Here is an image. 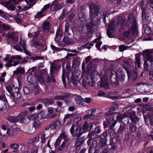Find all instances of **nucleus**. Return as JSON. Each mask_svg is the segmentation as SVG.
<instances>
[{"label":"nucleus","mask_w":153,"mask_h":153,"mask_svg":"<svg viewBox=\"0 0 153 153\" xmlns=\"http://www.w3.org/2000/svg\"><path fill=\"white\" fill-rule=\"evenodd\" d=\"M89 7L90 9V16L91 23L86 24V29L87 32L91 33L93 30L92 26H97L99 25L100 20L102 18L105 22L106 15L102 11H99V7L94 3H89Z\"/></svg>","instance_id":"obj_1"},{"label":"nucleus","mask_w":153,"mask_h":153,"mask_svg":"<svg viewBox=\"0 0 153 153\" xmlns=\"http://www.w3.org/2000/svg\"><path fill=\"white\" fill-rule=\"evenodd\" d=\"M143 53L144 58V69L145 71H148L153 67V49L145 50Z\"/></svg>","instance_id":"obj_2"},{"label":"nucleus","mask_w":153,"mask_h":153,"mask_svg":"<svg viewBox=\"0 0 153 153\" xmlns=\"http://www.w3.org/2000/svg\"><path fill=\"white\" fill-rule=\"evenodd\" d=\"M125 78V74L122 72L119 71L117 74H111L110 79L111 82L113 85H117L119 81L123 82Z\"/></svg>","instance_id":"obj_3"},{"label":"nucleus","mask_w":153,"mask_h":153,"mask_svg":"<svg viewBox=\"0 0 153 153\" xmlns=\"http://www.w3.org/2000/svg\"><path fill=\"white\" fill-rule=\"evenodd\" d=\"M137 23L136 19L131 13L129 14L128 16L126 25L130 27L131 31L133 33H136L137 32Z\"/></svg>","instance_id":"obj_4"},{"label":"nucleus","mask_w":153,"mask_h":153,"mask_svg":"<svg viewBox=\"0 0 153 153\" xmlns=\"http://www.w3.org/2000/svg\"><path fill=\"white\" fill-rule=\"evenodd\" d=\"M117 139L116 137H113L112 139L110 140V143L109 145H106L105 140H100L99 144L101 148L105 147L106 146H108L110 150H114L116 147V144L117 143Z\"/></svg>","instance_id":"obj_5"},{"label":"nucleus","mask_w":153,"mask_h":153,"mask_svg":"<svg viewBox=\"0 0 153 153\" xmlns=\"http://www.w3.org/2000/svg\"><path fill=\"white\" fill-rule=\"evenodd\" d=\"M9 59V63H7L5 64V66L6 67L15 66L19 64L22 58L20 55H14L11 56Z\"/></svg>","instance_id":"obj_6"},{"label":"nucleus","mask_w":153,"mask_h":153,"mask_svg":"<svg viewBox=\"0 0 153 153\" xmlns=\"http://www.w3.org/2000/svg\"><path fill=\"white\" fill-rule=\"evenodd\" d=\"M94 76L89 77L88 76V74H87L86 80L85 79H83L82 80V84L83 86L86 89L88 88V85H89L91 86H93L94 84V82L93 80Z\"/></svg>","instance_id":"obj_7"},{"label":"nucleus","mask_w":153,"mask_h":153,"mask_svg":"<svg viewBox=\"0 0 153 153\" xmlns=\"http://www.w3.org/2000/svg\"><path fill=\"white\" fill-rule=\"evenodd\" d=\"M124 68L127 71L128 77V80L130 79H132L133 81H135L137 79V73L136 71L134 70L130 72V70L128 67L126 66L124 67Z\"/></svg>","instance_id":"obj_8"},{"label":"nucleus","mask_w":153,"mask_h":153,"mask_svg":"<svg viewBox=\"0 0 153 153\" xmlns=\"http://www.w3.org/2000/svg\"><path fill=\"white\" fill-rule=\"evenodd\" d=\"M74 126L72 125L70 131L71 134L74 137H80L82 134V129L79 127H77L74 131Z\"/></svg>","instance_id":"obj_9"},{"label":"nucleus","mask_w":153,"mask_h":153,"mask_svg":"<svg viewBox=\"0 0 153 153\" xmlns=\"http://www.w3.org/2000/svg\"><path fill=\"white\" fill-rule=\"evenodd\" d=\"M37 134L41 140L40 142L42 144L45 143L46 140L48 138L49 135L42 130L39 132Z\"/></svg>","instance_id":"obj_10"},{"label":"nucleus","mask_w":153,"mask_h":153,"mask_svg":"<svg viewBox=\"0 0 153 153\" xmlns=\"http://www.w3.org/2000/svg\"><path fill=\"white\" fill-rule=\"evenodd\" d=\"M115 21H113L109 24L108 29L107 31V34L109 38L113 37V33L115 30Z\"/></svg>","instance_id":"obj_11"},{"label":"nucleus","mask_w":153,"mask_h":153,"mask_svg":"<svg viewBox=\"0 0 153 153\" xmlns=\"http://www.w3.org/2000/svg\"><path fill=\"white\" fill-rule=\"evenodd\" d=\"M65 33L68 38H72L73 37V32L72 30L70 29L69 24L68 23H66L65 24Z\"/></svg>","instance_id":"obj_12"},{"label":"nucleus","mask_w":153,"mask_h":153,"mask_svg":"<svg viewBox=\"0 0 153 153\" xmlns=\"http://www.w3.org/2000/svg\"><path fill=\"white\" fill-rule=\"evenodd\" d=\"M85 61L88 68L92 67L94 68H97V65L94 63V60L92 59L90 56L86 57L85 58Z\"/></svg>","instance_id":"obj_13"},{"label":"nucleus","mask_w":153,"mask_h":153,"mask_svg":"<svg viewBox=\"0 0 153 153\" xmlns=\"http://www.w3.org/2000/svg\"><path fill=\"white\" fill-rule=\"evenodd\" d=\"M107 121L108 125L110 126V129L109 130V132L114 127L117 123V121L114 119L113 116H111L109 118H108Z\"/></svg>","instance_id":"obj_14"},{"label":"nucleus","mask_w":153,"mask_h":153,"mask_svg":"<svg viewBox=\"0 0 153 153\" xmlns=\"http://www.w3.org/2000/svg\"><path fill=\"white\" fill-rule=\"evenodd\" d=\"M10 29L9 26L6 25L0 22V36H4L5 34L4 31Z\"/></svg>","instance_id":"obj_15"},{"label":"nucleus","mask_w":153,"mask_h":153,"mask_svg":"<svg viewBox=\"0 0 153 153\" xmlns=\"http://www.w3.org/2000/svg\"><path fill=\"white\" fill-rule=\"evenodd\" d=\"M136 89L137 91L140 93L144 92L146 84L143 82H139L136 84Z\"/></svg>","instance_id":"obj_16"},{"label":"nucleus","mask_w":153,"mask_h":153,"mask_svg":"<svg viewBox=\"0 0 153 153\" xmlns=\"http://www.w3.org/2000/svg\"><path fill=\"white\" fill-rule=\"evenodd\" d=\"M79 18L81 22L83 23L86 22L87 20V15L85 13H84L82 10H81L78 14Z\"/></svg>","instance_id":"obj_17"},{"label":"nucleus","mask_w":153,"mask_h":153,"mask_svg":"<svg viewBox=\"0 0 153 153\" xmlns=\"http://www.w3.org/2000/svg\"><path fill=\"white\" fill-rule=\"evenodd\" d=\"M149 114V118L147 117H144V120L145 121L147 120V119H148L149 120L151 126L153 125V108H152L151 110L148 112Z\"/></svg>","instance_id":"obj_18"},{"label":"nucleus","mask_w":153,"mask_h":153,"mask_svg":"<svg viewBox=\"0 0 153 153\" xmlns=\"http://www.w3.org/2000/svg\"><path fill=\"white\" fill-rule=\"evenodd\" d=\"M89 68L90 69L89 70L88 72L87 73L88 77H91L93 76H96L98 74V73L96 70L97 68H94L92 67Z\"/></svg>","instance_id":"obj_19"},{"label":"nucleus","mask_w":153,"mask_h":153,"mask_svg":"<svg viewBox=\"0 0 153 153\" xmlns=\"http://www.w3.org/2000/svg\"><path fill=\"white\" fill-rule=\"evenodd\" d=\"M10 95L13 96L15 99H17L21 97V94L19 93L18 88L15 87V90L13 92L11 93Z\"/></svg>","instance_id":"obj_20"},{"label":"nucleus","mask_w":153,"mask_h":153,"mask_svg":"<svg viewBox=\"0 0 153 153\" xmlns=\"http://www.w3.org/2000/svg\"><path fill=\"white\" fill-rule=\"evenodd\" d=\"M7 35L8 37L11 38L13 41L15 42H16L18 40V36L14 32H8Z\"/></svg>","instance_id":"obj_21"},{"label":"nucleus","mask_w":153,"mask_h":153,"mask_svg":"<svg viewBox=\"0 0 153 153\" xmlns=\"http://www.w3.org/2000/svg\"><path fill=\"white\" fill-rule=\"evenodd\" d=\"M30 44L32 46L36 48L38 47H43V45L38 40H33L31 41Z\"/></svg>","instance_id":"obj_22"},{"label":"nucleus","mask_w":153,"mask_h":153,"mask_svg":"<svg viewBox=\"0 0 153 153\" xmlns=\"http://www.w3.org/2000/svg\"><path fill=\"white\" fill-rule=\"evenodd\" d=\"M65 128H62V133L61 134L59 137L62 140H64V141H66V142H68L69 141V139L68 137V136L63 131V130H64Z\"/></svg>","instance_id":"obj_23"},{"label":"nucleus","mask_w":153,"mask_h":153,"mask_svg":"<svg viewBox=\"0 0 153 153\" xmlns=\"http://www.w3.org/2000/svg\"><path fill=\"white\" fill-rule=\"evenodd\" d=\"M50 23L48 22H46L43 24L42 29L43 31L45 33H48L50 30Z\"/></svg>","instance_id":"obj_24"},{"label":"nucleus","mask_w":153,"mask_h":153,"mask_svg":"<svg viewBox=\"0 0 153 153\" xmlns=\"http://www.w3.org/2000/svg\"><path fill=\"white\" fill-rule=\"evenodd\" d=\"M117 22L118 24L121 23V26L123 28V27H124L126 23V19L125 18H123L121 16H119L117 18Z\"/></svg>","instance_id":"obj_25"},{"label":"nucleus","mask_w":153,"mask_h":153,"mask_svg":"<svg viewBox=\"0 0 153 153\" xmlns=\"http://www.w3.org/2000/svg\"><path fill=\"white\" fill-rule=\"evenodd\" d=\"M12 17L13 18L14 20L17 23H19L21 22L23 18V15L22 14L17 13L15 15V16H12Z\"/></svg>","instance_id":"obj_26"},{"label":"nucleus","mask_w":153,"mask_h":153,"mask_svg":"<svg viewBox=\"0 0 153 153\" xmlns=\"http://www.w3.org/2000/svg\"><path fill=\"white\" fill-rule=\"evenodd\" d=\"M87 144L90 147V149L92 148L94 146L97 145V142L95 140H91L89 139L87 142Z\"/></svg>","instance_id":"obj_27"},{"label":"nucleus","mask_w":153,"mask_h":153,"mask_svg":"<svg viewBox=\"0 0 153 153\" xmlns=\"http://www.w3.org/2000/svg\"><path fill=\"white\" fill-rule=\"evenodd\" d=\"M60 124V122L59 120H57L52 122L51 124V129H55Z\"/></svg>","instance_id":"obj_28"},{"label":"nucleus","mask_w":153,"mask_h":153,"mask_svg":"<svg viewBox=\"0 0 153 153\" xmlns=\"http://www.w3.org/2000/svg\"><path fill=\"white\" fill-rule=\"evenodd\" d=\"M25 72L24 67H18L16 70L13 72L14 74L18 75L20 74H22Z\"/></svg>","instance_id":"obj_29"},{"label":"nucleus","mask_w":153,"mask_h":153,"mask_svg":"<svg viewBox=\"0 0 153 153\" xmlns=\"http://www.w3.org/2000/svg\"><path fill=\"white\" fill-rule=\"evenodd\" d=\"M41 125V123L38 120V119L36 120H34L33 123V127L34 128L35 130L38 129Z\"/></svg>","instance_id":"obj_30"},{"label":"nucleus","mask_w":153,"mask_h":153,"mask_svg":"<svg viewBox=\"0 0 153 153\" xmlns=\"http://www.w3.org/2000/svg\"><path fill=\"white\" fill-rule=\"evenodd\" d=\"M75 101L77 104H81L84 106L85 105L84 103L85 101L84 100L82 97L79 96L76 97L75 99Z\"/></svg>","instance_id":"obj_31"},{"label":"nucleus","mask_w":153,"mask_h":153,"mask_svg":"<svg viewBox=\"0 0 153 153\" xmlns=\"http://www.w3.org/2000/svg\"><path fill=\"white\" fill-rule=\"evenodd\" d=\"M7 119L10 122L12 123L17 122L19 120V118H18L17 116H9L7 117Z\"/></svg>","instance_id":"obj_32"},{"label":"nucleus","mask_w":153,"mask_h":153,"mask_svg":"<svg viewBox=\"0 0 153 153\" xmlns=\"http://www.w3.org/2000/svg\"><path fill=\"white\" fill-rule=\"evenodd\" d=\"M61 5L58 3L56 4H53L51 5V8L53 10L56 11L62 8Z\"/></svg>","instance_id":"obj_33"},{"label":"nucleus","mask_w":153,"mask_h":153,"mask_svg":"<svg viewBox=\"0 0 153 153\" xmlns=\"http://www.w3.org/2000/svg\"><path fill=\"white\" fill-rule=\"evenodd\" d=\"M88 136L89 139L93 140L98 137V135L93 131L89 133Z\"/></svg>","instance_id":"obj_34"},{"label":"nucleus","mask_w":153,"mask_h":153,"mask_svg":"<svg viewBox=\"0 0 153 153\" xmlns=\"http://www.w3.org/2000/svg\"><path fill=\"white\" fill-rule=\"evenodd\" d=\"M10 146L11 149L14 150L13 151L14 152H18L19 147V145L16 143L11 144L10 145Z\"/></svg>","instance_id":"obj_35"},{"label":"nucleus","mask_w":153,"mask_h":153,"mask_svg":"<svg viewBox=\"0 0 153 153\" xmlns=\"http://www.w3.org/2000/svg\"><path fill=\"white\" fill-rule=\"evenodd\" d=\"M84 140L82 138H76L75 142L76 146H79L84 143Z\"/></svg>","instance_id":"obj_36"},{"label":"nucleus","mask_w":153,"mask_h":153,"mask_svg":"<svg viewBox=\"0 0 153 153\" xmlns=\"http://www.w3.org/2000/svg\"><path fill=\"white\" fill-rule=\"evenodd\" d=\"M42 102L45 106L52 104L53 103V100L52 99L48 98L43 99Z\"/></svg>","instance_id":"obj_37"},{"label":"nucleus","mask_w":153,"mask_h":153,"mask_svg":"<svg viewBox=\"0 0 153 153\" xmlns=\"http://www.w3.org/2000/svg\"><path fill=\"white\" fill-rule=\"evenodd\" d=\"M126 124L123 123L121 124L118 130V132L120 133H123L125 132L126 129Z\"/></svg>","instance_id":"obj_38"},{"label":"nucleus","mask_w":153,"mask_h":153,"mask_svg":"<svg viewBox=\"0 0 153 153\" xmlns=\"http://www.w3.org/2000/svg\"><path fill=\"white\" fill-rule=\"evenodd\" d=\"M140 61L141 59L140 56L139 55H136L135 56V63L133 62V63L135 65L136 64H137V66L140 68L141 64Z\"/></svg>","instance_id":"obj_39"},{"label":"nucleus","mask_w":153,"mask_h":153,"mask_svg":"<svg viewBox=\"0 0 153 153\" xmlns=\"http://www.w3.org/2000/svg\"><path fill=\"white\" fill-rule=\"evenodd\" d=\"M27 118L29 120H33V121L38 119V116L36 114H33L30 115L27 117Z\"/></svg>","instance_id":"obj_40"},{"label":"nucleus","mask_w":153,"mask_h":153,"mask_svg":"<svg viewBox=\"0 0 153 153\" xmlns=\"http://www.w3.org/2000/svg\"><path fill=\"white\" fill-rule=\"evenodd\" d=\"M28 114V112L26 111H23L20 113L19 115L17 116L18 118L20 119L21 118V120H22L25 119L24 118H22V117L26 116Z\"/></svg>","instance_id":"obj_41"},{"label":"nucleus","mask_w":153,"mask_h":153,"mask_svg":"<svg viewBox=\"0 0 153 153\" xmlns=\"http://www.w3.org/2000/svg\"><path fill=\"white\" fill-rule=\"evenodd\" d=\"M6 102L3 101H0V111H3L6 109Z\"/></svg>","instance_id":"obj_42"},{"label":"nucleus","mask_w":153,"mask_h":153,"mask_svg":"<svg viewBox=\"0 0 153 153\" xmlns=\"http://www.w3.org/2000/svg\"><path fill=\"white\" fill-rule=\"evenodd\" d=\"M71 72V65L68 63H67L66 64V69L65 71H64L65 74L67 75L68 74Z\"/></svg>","instance_id":"obj_43"},{"label":"nucleus","mask_w":153,"mask_h":153,"mask_svg":"<svg viewBox=\"0 0 153 153\" xmlns=\"http://www.w3.org/2000/svg\"><path fill=\"white\" fill-rule=\"evenodd\" d=\"M81 34H84L87 32L86 28L83 26H80L77 30Z\"/></svg>","instance_id":"obj_44"},{"label":"nucleus","mask_w":153,"mask_h":153,"mask_svg":"<svg viewBox=\"0 0 153 153\" xmlns=\"http://www.w3.org/2000/svg\"><path fill=\"white\" fill-rule=\"evenodd\" d=\"M83 118L84 119H93L94 118V114L93 113H91L90 114H88L84 116Z\"/></svg>","instance_id":"obj_45"},{"label":"nucleus","mask_w":153,"mask_h":153,"mask_svg":"<svg viewBox=\"0 0 153 153\" xmlns=\"http://www.w3.org/2000/svg\"><path fill=\"white\" fill-rule=\"evenodd\" d=\"M129 47H130L129 46H126L123 45H120L119 46V51L123 52L127 50L128 48Z\"/></svg>","instance_id":"obj_46"},{"label":"nucleus","mask_w":153,"mask_h":153,"mask_svg":"<svg viewBox=\"0 0 153 153\" xmlns=\"http://www.w3.org/2000/svg\"><path fill=\"white\" fill-rule=\"evenodd\" d=\"M129 119H130L132 123H136L138 121V118L134 115L133 116H130L129 117Z\"/></svg>","instance_id":"obj_47"},{"label":"nucleus","mask_w":153,"mask_h":153,"mask_svg":"<svg viewBox=\"0 0 153 153\" xmlns=\"http://www.w3.org/2000/svg\"><path fill=\"white\" fill-rule=\"evenodd\" d=\"M74 114H66L63 120L64 122H65L67 119L73 118L74 117Z\"/></svg>","instance_id":"obj_48"},{"label":"nucleus","mask_w":153,"mask_h":153,"mask_svg":"<svg viewBox=\"0 0 153 153\" xmlns=\"http://www.w3.org/2000/svg\"><path fill=\"white\" fill-rule=\"evenodd\" d=\"M44 13L42 10H41L40 12H38L36 15L35 16V18H39L42 17L43 16H45V14H44Z\"/></svg>","instance_id":"obj_49"},{"label":"nucleus","mask_w":153,"mask_h":153,"mask_svg":"<svg viewBox=\"0 0 153 153\" xmlns=\"http://www.w3.org/2000/svg\"><path fill=\"white\" fill-rule=\"evenodd\" d=\"M13 86L10 85L6 87L7 90L10 93V95L11 94V93L13 92L15 90V87Z\"/></svg>","instance_id":"obj_50"},{"label":"nucleus","mask_w":153,"mask_h":153,"mask_svg":"<svg viewBox=\"0 0 153 153\" xmlns=\"http://www.w3.org/2000/svg\"><path fill=\"white\" fill-rule=\"evenodd\" d=\"M80 64L79 61L76 58H74L72 60V65L74 66L79 65Z\"/></svg>","instance_id":"obj_51"},{"label":"nucleus","mask_w":153,"mask_h":153,"mask_svg":"<svg viewBox=\"0 0 153 153\" xmlns=\"http://www.w3.org/2000/svg\"><path fill=\"white\" fill-rule=\"evenodd\" d=\"M51 129V130H53V129H51V126L50 125H48L44 129L42 130V131L44 132H46L47 134L50 135V132L49 131V130Z\"/></svg>","instance_id":"obj_52"},{"label":"nucleus","mask_w":153,"mask_h":153,"mask_svg":"<svg viewBox=\"0 0 153 153\" xmlns=\"http://www.w3.org/2000/svg\"><path fill=\"white\" fill-rule=\"evenodd\" d=\"M101 80L102 81V83H103L105 82H107L108 80L107 76L106 74L104 75H101L100 76Z\"/></svg>","instance_id":"obj_53"},{"label":"nucleus","mask_w":153,"mask_h":153,"mask_svg":"<svg viewBox=\"0 0 153 153\" xmlns=\"http://www.w3.org/2000/svg\"><path fill=\"white\" fill-rule=\"evenodd\" d=\"M67 11V9H65L63 10L62 15L59 17V19H62L66 17V15L68 14V12Z\"/></svg>","instance_id":"obj_54"},{"label":"nucleus","mask_w":153,"mask_h":153,"mask_svg":"<svg viewBox=\"0 0 153 153\" xmlns=\"http://www.w3.org/2000/svg\"><path fill=\"white\" fill-rule=\"evenodd\" d=\"M48 110L50 114L51 115V117H54L56 116V114L54 113V111L51 108H49Z\"/></svg>","instance_id":"obj_55"},{"label":"nucleus","mask_w":153,"mask_h":153,"mask_svg":"<svg viewBox=\"0 0 153 153\" xmlns=\"http://www.w3.org/2000/svg\"><path fill=\"white\" fill-rule=\"evenodd\" d=\"M129 130L130 132L134 133L136 131V128L135 126L133 125H131L129 127Z\"/></svg>","instance_id":"obj_56"},{"label":"nucleus","mask_w":153,"mask_h":153,"mask_svg":"<svg viewBox=\"0 0 153 153\" xmlns=\"http://www.w3.org/2000/svg\"><path fill=\"white\" fill-rule=\"evenodd\" d=\"M66 98V97L65 96L57 95L54 98V100H64Z\"/></svg>","instance_id":"obj_57"},{"label":"nucleus","mask_w":153,"mask_h":153,"mask_svg":"<svg viewBox=\"0 0 153 153\" xmlns=\"http://www.w3.org/2000/svg\"><path fill=\"white\" fill-rule=\"evenodd\" d=\"M114 105H116V106H113L112 107L109 109V111L111 112H113L112 111H115L116 109L118 107V105L116 103L114 102L113 103V106H114Z\"/></svg>","instance_id":"obj_58"},{"label":"nucleus","mask_w":153,"mask_h":153,"mask_svg":"<svg viewBox=\"0 0 153 153\" xmlns=\"http://www.w3.org/2000/svg\"><path fill=\"white\" fill-rule=\"evenodd\" d=\"M20 43L21 46L22 47L23 49L25 51L26 47V44L25 41L24 40H22V39L21 38Z\"/></svg>","instance_id":"obj_59"},{"label":"nucleus","mask_w":153,"mask_h":153,"mask_svg":"<svg viewBox=\"0 0 153 153\" xmlns=\"http://www.w3.org/2000/svg\"><path fill=\"white\" fill-rule=\"evenodd\" d=\"M107 131L104 132L100 136V138L102 139L101 140H105L107 138Z\"/></svg>","instance_id":"obj_60"},{"label":"nucleus","mask_w":153,"mask_h":153,"mask_svg":"<svg viewBox=\"0 0 153 153\" xmlns=\"http://www.w3.org/2000/svg\"><path fill=\"white\" fill-rule=\"evenodd\" d=\"M113 114V112H111L109 111L105 113V117L106 120H107V119H108V118H109L110 117L112 116V115Z\"/></svg>","instance_id":"obj_61"},{"label":"nucleus","mask_w":153,"mask_h":153,"mask_svg":"<svg viewBox=\"0 0 153 153\" xmlns=\"http://www.w3.org/2000/svg\"><path fill=\"white\" fill-rule=\"evenodd\" d=\"M65 74L64 71L63 69L62 74V81L65 86H66V81L65 77Z\"/></svg>","instance_id":"obj_62"},{"label":"nucleus","mask_w":153,"mask_h":153,"mask_svg":"<svg viewBox=\"0 0 153 153\" xmlns=\"http://www.w3.org/2000/svg\"><path fill=\"white\" fill-rule=\"evenodd\" d=\"M50 46L51 48L53 51H60V48L56 47L52 44Z\"/></svg>","instance_id":"obj_63"},{"label":"nucleus","mask_w":153,"mask_h":153,"mask_svg":"<svg viewBox=\"0 0 153 153\" xmlns=\"http://www.w3.org/2000/svg\"><path fill=\"white\" fill-rule=\"evenodd\" d=\"M50 5L49 4H47L45 5L42 8L41 10L43 12L45 13L46 10H47L50 7Z\"/></svg>","instance_id":"obj_64"}]
</instances>
